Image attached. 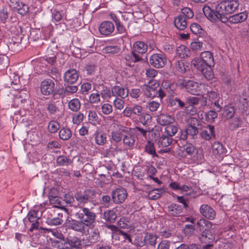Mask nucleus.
Returning <instances> with one entry per match:
<instances>
[{"label":"nucleus","mask_w":249,"mask_h":249,"mask_svg":"<svg viewBox=\"0 0 249 249\" xmlns=\"http://www.w3.org/2000/svg\"><path fill=\"white\" fill-rule=\"evenodd\" d=\"M239 2L236 0H224L216 6V13L220 17V21L226 23L228 22V16L234 12L239 7Z\"/></svg>","instance_id":"1"},{"label":"nucleus","mask_w":249,"mask_h":249,"mask_svg":"<svg viewBox=\"0 0 249 249\" xmlns=\"http://www.w3.org/2000/svg\"><path fill=\"white\" fill-rule=\"evenodd\" d=\"M197 226L199 230L201 231L200 239L203 242H209L210 240H213V235L211 229L212 228V223L205 219H201L197 222Z\"/></svg>","instance_id":"2"},{"label":"nucleus","mask_w":249,"mask_h":249,"mask_svg":"<svg viewBox=\"0 0 249 249\" xmlns=\"http://www.w3.org/2000/svg\"><path fill=\"white\" fill-rule=\"evenodd\" d=\"M199 64L204 66H214V62L213 53L210 51H205L201 53L200 59L195 58L192 60L193 66H198Z\"/></svg>","instance_id":"3"},{"label":"nucleus","mask_w":249,"mask_h":249,"mask_svg":"<svg viewBox=\"0 0 249 249\" xmlns=\"http://www.w3.org/2000/svg\"><path fill=\"white\" fill-rule=\"evenodd\" d=\"M159 87V83L155 80H151L148 84L142 87L143 94L147 97L154 98L157 95V89Z\"/></svg>","instance_id":"4"},{"label":"nucleus","mask_w":249,"mask_h":249,"mask_svg":"<svg viewBox=\"0 0 249 249\" xmlns=\"http://www.w3.org/2000/svg\"><path fill=\"white\" fill-rule=\"evenodd\" d=\"M95 196V191L91 189L80 191L74 194V197L80 203L85 204L92 200Z\"/></svg>","instance_id":"5"},{"label":"nucleus","mask_w":249,"mask_h":249,"mask_svg":"<svg viewBox=\"0 0 249 249\" xmlns=\"http://www.w3.org/2000/svg\"><path fill=\"white\" fill-rule=\"evenodd\" d=\"M63 213L58 210H50L49 215L46 219V223L50 225H60L63 222Z\"/></svg>","instance_id":"6"},{"label":"nucleus","mask_w":249,"mask_h":249,"mask_svg":"<svg viewBox=\"0 0 249 249\" xmlns=\"http://www.w3.org/2000/svg\"><path fill=\"white\" fill-rule=\"evenodd\" d=\"M80 218L87 226H90L95 220L96 214L87 208L82 209V213L78 214Z\"/></svg>","instance_id":"7"},{"label":"nucleus","mask_w":249,"mask_h":249,"mask_svg":"<svg viewBox=\"0 0 249 249\" xmlns=\"http://www.w3.org/2000/svg\"><path fill=\"white\" fill-rule=\"evenodd\" d=\"M182 85L186 89L188 92L193 95H199L203 86L201 84H199L196 82L191 80L187 81L184 80Z\"/></svg>","instance_id":"8"},{"label":"nucleus","mask_w":249,"mask_h":249,"mask_svg":"<svg viewBox=\"0 0 249 249\" xmlns=\"http://www.w3.org/2000/svg\"><path fill=\"white\" fill-rule=\"evenodd\" d=\"M112 200L115 204L122 203L127 196L126 190L120 187L116 189L111 192Z\"/></svg>","instance_id":"9"},{"label":"nucleus","mask_w":249,"mask_h":249,"mask_svg":"<svg viewBox=\"0 0 249 249\" xmlns=\"http://www.w3.org/2000/svg\"><path fill=\"white\" fill-rule=\"evenodd\" d=\"M149 63L155 68H162L166 63V58L163 54L154 53L150 56Z\"/></svg>","instance_id":"10"},{"label":"nucleus","mask_w":249,"mask_h":249,"mask_svg":"<svg viewBox=\"0 0 249 249\" xmlns=\"http://www.w3.org/2000/svg\"><path fill=\"white\" fill-rule=\"evenodd\" d=\"M55 84L51 79H46L43 80L40 86L41 92L44 95H49L54 94Z\"/></svg>","instance_id":"11"},{"label":"nucleus","mask_w":249,"mask_h":249,"mask_svg":"<svg viewBox=\"0 0 249 249\" xmlns=\"http://www.w3.org/2000/svg\"><path fill=\"white\" fill-rule=\"evenodd\" d=\"M200 213L209 220H213L215 219L216 213L215 211L208 204H203L199 208Z\"/></svg>","instance_id":"12"},{"label":"nucleus","mask_w":249,"mask_h":249,"mask_svg":"<svg viewBox=\"0 0 249 249\" xmlns=\"http://www.w3.org/2000/svg\"><path fill=\"white\" fill-rule=\"evenodd\" d=\"M37 212L36 211H30L28 214V218L29 221L32 223L31 227L30 229V231H32L34 229H42L43 230H48L45 228H42L41 227L38 228V221L39 217L37 216Z\"/></svg>","instance_id":"13"},{"label":"nucleus","mask_w":249,"mask_h":249,"mask_svg":"<svg viewBox=\"0 0 249 249\" xmlns=\"http://www.w3.org/2000/svg\"><path fill=\"white\" fill-rule=\"evenodd\" d=\"M115 26L113 23L110 21H105L100 25L99 31L100 33L105 36L110 35L114 31Z\"/></svg>","instance_id":"14"},{"label":"nucleus","mask_w":249,"mask_h":249,"mask_svg":"<svg viewBox=\"0 0 249 249\" xmlns=\"http://www.w3.org/2000/svg\"><path fill=\"white\" fill-rule=\"evenodd\" d=\"M79 77V73L75 69L67 70L64 75V82L68 84H72L76 82Z\"/></svg>","instance_id":"15"},{"label":"nucleus","mask_w":249,"mask_h":249,"mask_svg":"<svg viewBox=\"0 0 249 249\" xmlns=\"http://www.w3.org/2000/svg\"><path fill=\"white\" fill-rule=\"evenodd\" d=\"M112 96L116 97H120L122 99L127 97L129 94L128 89L125 87H120L115 86L112 88Z\"/></svg>","instance_id":"16"},{"label":"nucleus","mask_w":249,"mask_h":249,"mask_svg":"<svg viewBox=\"0 0 249 249\" xmlns=\"http://www.w3.org/2000/svg\"><path fill=\"white\" fill-rule=\"evenodd\" d=\"M20 84L19 76L15 73H11L9 78L5 80L6 86L12 88L15 90H18V85Z\"/></svg>","instance_id":"17"},{"label":"nucleus","mask_w":249,"mask_h":249,"mask_svg":"<svg viewBox=\"0 0 249 249\" xmlns=\"http://www.w3.org/2000/svg\"><path fill=\"white\" fill-rule=\"evenodd\" d=\"M199 71H201L202 74L207 80H211L214 77V74L212 70L213 66H202V64L198 65V66H194Z\"/></svg>","instance_id":"18"},{"label":"nucleus","mask_w":249,"mask_h":249,"mask_svg":"<svg viewBox=\"0 0 249 249\" xmlns=\"http://www.w3.org/2000/svg\"><path fill=\"white\" fill-rule=\"evenodd\" d=\"M204 14L209 20L213 22L220 21V17L215 10H212L209 6H205L203 9Z\"/></svg>","instance_id":"19"},{"label":"nucleus","mask_w":249,"mask_h":249,"mask_svg":"<svg viewBox=\"0 0 249 249\" xmlns=\"http://www.w3.org/2000/svg\"><path fill=\"white\" fill-rule=\"evenodd\" d=\"M50 243L52 247L59 249H69V243L67 242V239H56L50 238Z\"/></svg>","instance_id":"20"},{"label":"nucleus","mask_w":249,"mask_h":249,"mask_svg":"<svg viewBox=\"0 0 249 249\" xmlns=\"http://www.w3.org/2000/svg\"><path fill=\"white\" fill-rule=\"evenodd\" d=\"M157 236L156 235L150 233H146L144 236L143 242H142L140 246L148 245L152 247H155L157 243Z\"/></svg>","instance_id":"21"},{"label":"nucleus","mask_w":249,"mask_h":249,"mask_svg":"<svg viewBox=\"0 0 249 249\" xmlns=\"http://www.w3.org/2000/svg\"><path fill=\"white\" fill-rule=\"evenodd\" d=\"M247 14L245 12H241L228 18V21L231 23H238L245 20L247 18Z\"/></svg>","instance_id":"22"},{"label":"nucleus","mask_w":249,"mask_h":249,"mask_svg":"<svg viewBox=\"0 0 249 249\" xmlns=\"http://www.w3.org/2000/svg\"><path fill=\"white\" fill-rule=\"evenodd\" d=\"M15 100L17 103L23 104L26 102L29 97V92L26 90L21 89L18 91V93L15 95Z\"/></svg>","instance_id":"23"},{"label":"nucleus","mask_w":249,"mask_h":249,"mask_svg":"<svg viewBox=\"0 0 249 249\" xmlns=\"http://www.w3.org/2000/svg\"><path fill=\"white\" fill-rule=\"evenodd\" d=\"M214 127L213 125H208L202 131L200 135L203 139L209 140L213 136H214Z\"/></svg>","instance_id":"24"},{"label":"nucleus","mask_w":249,"mask_h":249,"mask_svg":"<svg viewBox=\"0 0 249 249\" xmlns=\"http://www.w3.org/2000/svg\"><path fill=\"white\" fill-rule=\"evenodd\" d=\"M167 210L169 215L177 216L182 213V208L181 205L172 204L167 207Z\"/></svg>","instance_id":"25"},{"label":"nucleus","mask_w":249,"mask_h":249,"mask_svg":"<svg viewBox=\"0 0 249 249\" xmlns=\"http://www.w3.org/2000/svg\"><path fill=\"white\" fill-rule=\"evenodd\" d=\"M135 142L134 136L130 133H127L124 136L123 143L128 149H132Z\"/></svg>","instance_id":"26"},{"label":"nucleus","mask_w":249,"mask_h":249,"mask_svg":"<svg viewBox=\"0 0 249 249\" xmlns=\"http://www.w3.org/2000/svg\"><path fill=\"white\" fill-rule=\"evenodd\" d=\"M174 24L177 28L180 30H183L186 28V19L184 15H179L175 18Z\"/></svg>","instance_id":"27"},{"label":"nucleus","mask_w":249,"mask_h":249,"mask_svg":"<svg viewBox=\"0 0 249 249\" xmlns=\"http://www.w3.org/2000/svg\"><path fill=\"white\" fill-rule=\"evenodd\" d=\"M177 55L180 58H185L190 56L191 53L187 47L184 45H180L177 48Z\"/></svg>","instance_id":"28"},{"label":"nucleus","mask_w":249,"mask_h":249,"mask_svg":"<svg viewBox=\"0 0 249 249\" xmlns=\"http://www.w3.org/2000/svg\"><path fill=\"white\" fill-rule=\"evenodd\" d=\"M174 121V118L167 114H161L157 118L158 122L161 125L167 126Z\"/></svg>","instance_id":"29"},{"label":"nucleus","mask_w":249,"mask_h":249,"mask_svg":"<svg viewBox=\"0 0 249 249\" xmlns=\"http://www.w3.org/2000/svg\"><path fill=\"white\" fill-rule=\"evenodd\" d=\"M94 137L96 143L99 145H104L107 142V135L102 131H97Z\"/></svg>","instance_id":"30"},{"label":"nucleus","mask_w":249,"mask_h":249,"mask_svg":"<svg viewBox=\"0 0 249 249\" xmlns=\"http://www.w3.org/2000/svg\"><path fill=\"white\" fill-rule=\"evenodd\" d=\"M235 112V109L233 106H226L224 108L222 115L226 119H230L234 116Z\"/></svg>","instance_id":"31"},{"label":"nucleus","mask_w":249,"mask_h":249,"mask_svg":"<svg viewBox=\"0 0 249 249\" xmlns=\"http://www.w3.org/2000/svg\"><path fill=\"white\" fill-rule=\"evenodd\" d=\"M116 218V214L113 210H107L104 213V218L107 222L113 223Z\"/></svg>","instance_id":"32"},{"label":"nucleus","mask_w":249,"mask_h":249,"mask_svg":"<svg viewBox=\"0 0 249 249\" xmlns=\"http://www.w3.org/2000/svg\"><path fill=\"white\" fill-rule=\"evenodd\" d=\"M85 224L81 220L80 222L77 221H72L70 223V226L72 230L83 232L85 231Z\"/></svg>","instance_id":"33"},{"label":"nucleus","mask_w":249,"mask_h":249,"mask_svg":"<svg viewBox=\"0 0 249 249\" xmlns=\"http://www.w3.org/2000/svg\"><path fill=\"white\" fill-rule=\"evenodd\" d=\"M173 142L172 137L165 135H161L159 139L158 143L162 147H167L169 146Z\"/></svg>","instance_id":"34"},{"label":"nucleus","mask_w":249,"mask_h":249,"mask_svg":"<svg viewBox=\"0 0 249 249\" xmlns=\"http://www.w3.org/2000/svg\"><path fill=\"white\" fill-rule=\"evenodd\" d=\"M133 48L134 51L140 53H144L147 51V46L142 41H137L134 44Z\"/></svg>","instance_id":"35"},{"label":"nucleus","mask_w":249,"mask_h":249,"mask_svg":"<svg viewBox=\"0 0 249 249\" xmlns=\"http://www.w3.org/2000/svg\"><path fill=\"white\" fill-rule=\"evenodd\" d=\"M69 108L72 111H78L81 107L80 100L77 98H74L69 102Z\"/></svg>","instance_id":"36"},{"label":"nucleus","mask_w":249,"mask_h":249,"mask_svg":"<svg viewBox=\"0 0 249 249\" xmlns=\"http://www.w3.org/2000/svg\"><path fill=\"white\" fill-rule=\"evenodd\" d=\"M178 127L177 125L169 124L165 128V133L169 136L172 137L178 131Z\"/></svg>","instance_id":"37"},{"label":"nucleus","mask_w":249,"mask_h":249,"mask_svg":"<svg viewBox=\"0 0 249 249\" xmlns=\"http://www.w3.org/2000/svg\"><path fill=\"white\" fill-rule=\"evenodd\" d=\"M145 151L148 154L152 155L153 157H158V155L156 154L154 143L150 141H148L145 145Z\"/></svg>","instance_id":"38"},{"label":"nucleus","mask_w":249,"mask_h":249,"mask_svg":"<svg viewBox=\"0 0 249 249\" xmlns=\"http://www.w3.org/2000/svg\"><path fill=\"white\" fill-rule=\"evenodd\" d=\"M213 152L215 155H220L224 154L225 150L221 143L215 142L213 145Z\"/></svg>","instance_id":"39"},{"label":"nucleus","mask_w":249,"mask_h":249,"mask_svg":"<svg viewBox=\"0 0 249 249\" xmlns=\"http://www.w3.org/2000/svg\"><path fill=\"white\" fill-rule=\"evenodd\" d=\"M88 239L90 244L98 242L100 239V233L98 230L95 229L91 231L88 237Z\"/></svg>","instance_id":"40"},{"label":"nucleus","mask_w":249,"mask_h":249,"mask_svg":"<svg viewBox=\"0 0 249 249\" xmlns=\"http://www.w3.org/2000/svg\"><path fill=\"white\" fill-rule=\"evenodd\" d=\"M59 136L62 140L67 141L71 137V132L70 129L63 128L60 130Z\"/></svg>","instance_id":"41"},{"label":"nucleus","mask_w":249,"mask_h":249,"mask_svg":"<svg viewBox=\"0 0 249 249\" xmlns=\"http://www.w3.org/2000/svg\"><path fill=\"white\" fill-rule=\"evenodd\" d=\"M57 164L60 166L68 165L71 163V160L64 155L58 156L56 159Z\"/></svg>","instance_id":"42"},{"label":"nucleus","mask_w":249,"mask_h":249,"mask_svg":"<svg viewBox=\"0 0 249 249\" xmlns=\"http://www.w3.org/2000/svg\"><path fill=\"white\" fill-rule=\"evenodd\" d=\"M118 227L123 229H128L130 227V222L129 218L126 217H123L120 219L117 222Z\"/></svg>","instance_id":"43"},{"label":"nucleus","mask_w":249,"mask_h":249,"mask_svg":"<svg viewBox=\"0 0 249 249\" xmlns=\"http://www.w3.org/2000/svg\"><path fill=\"white\" fill-rule=\"evenodd\" d=\"M152 116L148 113L142 114L140 118V122L144 126H147L152 121Z\"/></svg>","instance_id":"44"},{"label":"nucleus","mask_w":249,"mask_h":249,"mask_svg":"<svg viewBox=\"0 0 249 249\" xmlns=\"http://www.w3.org/2000/svg\"><path fill=\"white\" fill-rule=\"evenodd\" d=\"M201 125L200 121L196 118L190 117L187 119V125L190 127L198 128Z\"/></svg>","instance_id":"45"},{"label":"nucleus","mask_w":249,"mask_h":249,"mask_svg":"<svg viewBox=\"0 0 249 249\" xmlns=\"http://www.w3.org/2000/svg\"><path fill=\"white\" fill-rule=\"evenodd\" d=\"M88 117L89 122L93 124H95L96 123L99 122L98 116L95 111H89L88 114Z\"/></svg>","instance_id":"46"},{"label":"nucleus","mask_w":249,"mask_h":249,"mask_svg":"<svg viewBox=\"0 0 249 249\" xmlns=\"http://www.w3.org/2000/svg\"><path fill=\"white\" fill-rule=\"evenodd\" d=\"M67 242L69 243V249L77 248L76 247L80 245L81 241L76 237H74L71 239H67Z\"/></svg>","instance_id":"47"},{"label":"nucleus","mask_w":249,"mask_h":249,"mask_svg":"<svg viewBox=\"0 0 249 249\" xmlns=\"http://www.w3.org/2000/svg\"><path fill=\"white\" fill-rule=\"evenodd\" d=\"M175 66L177 71L182 73L185 72L188 67V66L185 65L184 60H182L176 61Z\"/></svg>","instance_id":"48"},{"label":"nucleus","mask_w":249,"mask_h":249,"mask_svg":"<svg viewBox=\"0 0 249 249\" xmlns=\"http://www.w3.org/2000/svg\"><path fill=\"white\" fill-rule=\"evenodd\" d=\"M216 111L211 110L206 113L205 116L207 121L210 123H213L214 119L217 117Z\"/></svg>","instance_id":"49"},{"label":"nucleus","mask_w":249,"mask_h":249,"mask_svg":"<svg viewBox=\"0 0 249 249\" xmlns=\"http://www.w3.org/2000/svg\"><path fill=\"white\" fill-rule=\"evenodd\" d=\"M160 104L156 101H150L147 103L146 107L151 112L156 111L160 107Z\"/></svg>","instance_id":"50"},{"label":"nucleus","mask_w":249,"mask_h":249,"mask_svg":"<svg viewBox=\"0 0 249 249\" xmlns=\"http://www.w3.org/2000/svg\"><path fill=\"white\" fill-rule=\"evenodd\" d=\"M125 59L126 60H131L134 62H136L138 61H140L142 59V58L141 56L135 53L134 52H132L130 54L127 55Z\"/></svg>","instance_id":"51"},{"label":"nucleus","mask_w":249,"mask_h":249,"mask_svg":"<svg viewBox=\"0 0 249 249\" xmlns=\"http://www.w3.org/2000/svg\"><path fill=\"white\" fill-rule=\"evenodd\" d=\"M48 130L51 133L56 132L59 128V124L54 121H51L48 126Z\"/></svg>","instance_id":"52"},{"label":"nucleus","mask_w":249,"mask_h":249,"mask_svg":"<svg viewBox=\"0 0 249 249\" xmlns=\"http://www.w3.org/2000/svg\"><path fill=\"white\" fill-rule=\"evenodd\" d=\"M111 200H112L109 196L104 195L100 200V203L106 207H108L111 204Z\"/></svg>","instance_id":"53"},{"label":"nucleus","mask_w":249,"mask_h":249,"mask_svg":"<svg viewBox=\"0 0 249 249\" xmlns=\"http://www.w3.org/2000/svg\"><path fill=\"white\" fill-rule=\"evenodd\" d=\"M190 30L194 34L197 35L198 34H201L202 32V29L201 27L197 23H192L190 26Z\"/></svg>","instance_id":"54"},{"label":"nucleus","mask_w":249,"mask_h":249,"mask_svg":"<svg viewBox=\"0 0 249 249\" xmlns=\"http://www.w3.org/2000/svg\"><path fill=\"white\" fill-rule=\"evenodd\" d=\"M183 151L190 156H191L196 151V147L191 143H188L183 146Z\"/></svg>","instance_id":"55"},{"label":"nucleus","mask_w":249,"mask_h":249,"mask_svg":"<svg viewBox=\"0 0 249 249\" xmlns=\"http://www.w3.org/2000/svg\"><path fill=\"white\" fill-rule=\"evenodd\" d=\"M113 104L116 109L121 110L124 107V102L122 98L116 97L113 101Z\"/></svg>","instance_id":"56"},{"label":"nucleus","mask_w":249,"mask_h":249,"mask_svg":"<svg viewBox=\"0 0 249 249\" xmlns=\"http://www.w3.org/2000/svg\"><path fill=\"white\" fill-rule=\"evenodd\" d=\"M101 95L104 99H110L113 96L112 89L110 90L109 89L106 88L101 90Z\"/></svg>","instance_id":"57"},{"label":"nucleus","mask_w":249,"mask_h":249,"mask_svg":"<svg viewBox=\"0 0 249 249\" xmlns=\"http://www.w3.org/2000/svg\"><path fill=\"white\" fill-rule=\"evenodd\" d=\"M104 50L107 53L114 54L119 53L120 51V48L117 46H109L106 47Z\"/></svg>","instance_id":"58"},{"label":"nucleus","mask_w":249,"mask_h":249,"mask_svg":"<svg viewBox=\"0 0 249 249\" xmlns=\"http://www.w3.org/2000/svg\"><path fill=\"white\" fill-rule=\"evenodd\" d=\"M198 128L186 126L185 130L187 134H188V135H190L194 137V136H196L198 134Z\"/></svg>","instance_id":"59"},{"label":"nucleus","mask_w":249,"mask_h":249,"mask_svg":"<svg viewBox=\"0 0 249 249\" xmlns=\"http://www.w3.org/2000/svg\"><path fill=\"white\" fill-rule=\"evenodd\" d=\"M182 15H184V17L186 18H191L194 16V13L193 11L189 8L185 7L182 9Z\"/></svg>","instance_id":"60"},{"label":"nucleus","mask_w":249,"mask_h":249,"mask_svg":"<svg viewBox=\"0 0 249 249\" xmlns=\"http://www.w3.org/2000/svg\"><path fill=\"white\" fill-rule=\"evenodd\" d=\"M9 64V59L7 56L0 54V69L7 67Z\"/></svg>","instance_id":"61"},{"label":"nucleus","mask_w":249,"mask_h":249,"mask_svg":"<svg viewBox=\"0 0 249 249\" xmlns=\"http://www.w3.org/2000/svg\"><path fill=\"white\" fill-rule=\"evenodd\" d=\"M89 102L91 104H97L100 102V94L99 93H93L89 96Z\"/></svg>","instance_id":"62"},{"label":"nucleus","mask_w":249,"mask_h":249,"mask_svg":"<svg viewBox=\"0 0 249 249\" xmlns=\"http://www.w3.org/2000/svg\"><path fill=\"white\" fill-rule=\"evenodd\" d=\"M143 107L140 105H135L132 107L133 113L136 115L141 116L143 114Z\"/></svg>","instance_id":"63"},{"label":"nucleus","mask_w":249,"mask_h":249,"mask_svg":"<svg viewBox=\"0 0 249 249\" xmlns=\"http://www.w3.org/2000/svg\"><path fill=\"white\" fill-rule=\"evenodd\" d=\"M170 242L168 240H162L158 245L157 249H169Z\"/></svg>","instance_id":"64"}]
</instances>
